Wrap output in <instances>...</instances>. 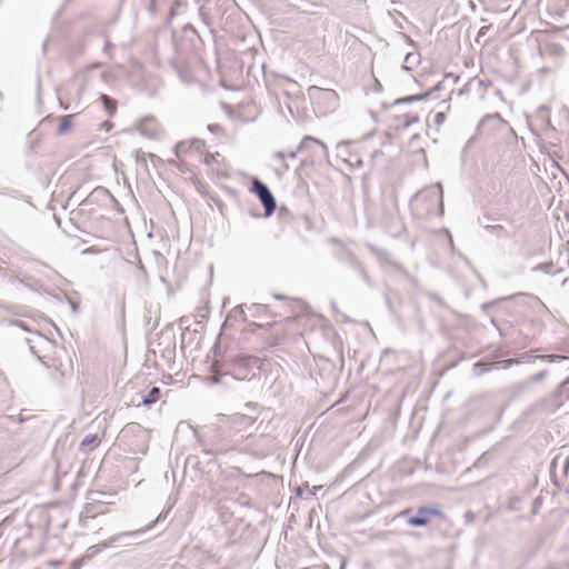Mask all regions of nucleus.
<instances>
[{"label":"nucleus","mask_w":569,"mask_h":569,"mask_svg":"<svg viewBox=\"0 0 569 569\" xmlns=\"http://www.w3.org/2000/svg\"><path fill=\"white\" fill-rule=\"evenodd\" d=\"M111 200V194L106 188H96L81 203L82 207L107 203Z\"/></svg>","instance_id":"obj_8"},{"label":"nucleus","mask_w":569,"mask_h":569,"mask_svg":"<svg viewBox=\"0 0 569 569\" xmlns=\"http://www.w3.org/2000/svg\"><path fill=\"white\" fill-rule=\"evenodd\" d=\"M406 515H408V510H403L402 512L399 513L400 517H405Z\"/></svg>","instance_id":"obj_37"},{"label":"nucleus","mask_w":569,"mask_h":569,"mask_svg":"<svg viewBox=\"0 0 569 569\" xmlns=\"http://www.w3.org/2000/svg\"><path fill=\"white\" fill-rule=\"evenodd\" d=\"M361 274H362V278H363L366 281H368V277H367L366 272L361 270Z\"/></svg>","instance_id":"obj_36"},{"label":"nucleus","mask_w":569,"mask_h":569,"mask_svg":"<svg viewBox=\"0 0 569 569\" xmlns=\"http://www.w3.org/2000/svg\"><path fill=\"white\" fill-rule=\"evenodd\" d=\"M138 131L149 138V139H157L161 136L162 130L157 122V120L152 117L143 118L138 124H137Z\"/></svg>","instance_id":"obj_7"},{"label":"nucleus","mask_w":569,"mask_h":569,"mask_svg":"<svg viewBox=\"0 0 569 569\" xmlns=\"http://www.w3.org/2000/svg\"><path fill=\"white\" fill-rule=\"evenodd\" d=\"M489 28H490L489 26L480 28V30L478 31L477 39H476L477 42H479L480 38L483 37L487 33Z\"/></svg>","instance_id":"obj_23"},{"label":"nucleus","mask_w":569,"mask_h":569,"mask_svg":"<svg viewBox=\"0 0 569 569\" xmlns=\"http://www.w3.org/2000/svg\"><path fill=\"white\" fill-rule=\"evenodd\" d=\"M300 151H301V150H298V148H297L296 150H293V151L289 152V153L287 154V157H289V158H291V159H295V158L297 157L298 152H300Z\"/></svg>","instance_id":"obj_32"},{"label":"nucleus","mask_w":569,"mask_h":569,"mask_svg":"<svg viewBox=\"0 0 569 569\" xmlns=\"http://www.w3.org/2000/svg\"><path fill=\"white\" fill-rule=\"evenodd\" d=\"M441 510L436 506H427L420 507L418 509V515L409 517L407 519L408 525L413 527H423L428 523L429 517L431 516H440Z\"/></svg>","instance_id":"obj_6"},{"label":"nucleus","mask_w":569,"mask_h":569,"mask_svg":"<svg viewBox=\"0 0 569 569\" xmlns=\"http://www.w3.org/2000/svg\"><path fill=\"white\" fill-rule=\"evenodd\" d=\"M164 516H166V515L160 513V515L157 517V519H156V520L151 521V522H150L149 525H147L144 528H141V529H138V530H133V531H126V532L118 533V535H116V536L111 537V538L109 539V541L103 542V543H102V547H103V548H108V547H110L112 543H114V542L119 541L122 537H133V536H138V535H140V533H142V532H146V531H148V530L152 529V528L154 527V525H156L160 519H162Z\"/></svg>","instance_id":"obj_10"},{"label":"nucleus","mask_w":569,"mask_h":569,"mask_svg":"<svg viewBox=\"0 0 569 569\" xmlns=\"http://www.w3.org/2000/svg\"><path fill=\"white\" fill-rule=\"evenodd\" d=\"M486 229L490 230V231H493V232H497V230H502V227L501 226H487Z\"/></svg>","instance_id":"obj_30"},{"label":"nucleus","mask_w":569,"mask_h":569,"mask_svg":"<svg viewBox=\"0 0 569 569\" xmlns=\"http://www.w3.org/2000/svg\"><path fill=\"white\" fill-rule=\"evenodd\" d=\"M420 62V54L416 52H408L405 57L403 69L411 70Z\"/></svg>","instance_id":"obj_13"},{"label":"nucleus","mask_w":569,"mask_h":569,"mask_svg":"<svg viewBox=\"0 0 569 569\" xmlns=\"http://www.w3.org/2000/svg\"><path fill=\"white\" fill-rule=\"evenodd\" d=\"M446 120V114L443 112H438L435 116V122L438 126H441Z\"/></svg>","instance_id":"obj_21"},{"label":"nucleus","mask_w":569,"mask_h":569,"mask_svg":"<svg viewBox=\"0 0 569 569\" xmlns=\"http://www.w3.org/2000/svg\"><path fill=\"white\" fill-rule=\"evenodd\" d=\"M273 158L279 161H284V159L287 158V154L282 151H278L273 154Z\"/></svg>","instance_id":"obj_24"},{"label":"nucleus","mask_w":569,"mask_h":569,"mask_svg":"<svg viewBox=\"0 0 569 569\" xmlns=\"http://www.w3.org/2000/svg\"><path fill=\"white\" fill-rule=\"evenodd\" d=\"M254 420L243 413H234L226 418L220 425L221 440L214 443L216 453H226L230 450H241L246 439L251 437L250 429Z\"/></svg>","instance_id":"obj_1"},{"label":"nucleus","mask_w":569,"mask_h":569,"mask_svg":"<svg viewBox=\"0 0 569 569\" xmlns=\"http://www.w3.org/2000/svg\"><path fill=\"white\" fill-rule=\"evenodd\" d=\"M538 358L548 362H560L568 359V357L560 355H541Z\"/></svg>","instance_id":"obj_19"},{"label":"nucleus","mask_w":569,"mask_h":569,"mask_svg":"<svg viewBox=\"0 0 569 569\" xmlns=\"http://www.w3.org/2000/svg\"><path fill=\"white\" fill-rule=\"evenodd\" d=\"M480 366H482V363H476V365H475V367H476V368H478V367H480Z\"/></svg>","instance_id":"obj_40"},{"label":"nucleus","mask_w":569,"mask_h":569,"mask_svg":"<svg viewBox=\"0 0 569 569\" xmlns=\"http://www.w3.org/2000/svg\"><path fill=\"white\" fill-rule=\"evenodd\" d=\"M18 325H19L21 328L27 329V328L22 325V322H18Z\"/></svg>","instance_id":"obj_39"},{"label":"nucleus","mask_w":569,"mask_h":569,"mask_svg":"<svg viewBox=\"0 0 569 569\" xmlns=\"http://www.w3.org/2000/svg\"><path fill=\"white\" fill-rule=\"evenodd\" d=\"M396 220H397L396 222L398 224V228L396 229L395 234H398L402 230V224L398 219H396Z\"/></svg>","instance_id":"obj_33"},{"label":"nucleus","mask_w":569,"mask_h":569,"mask_svg":"<svg viewBox=\"0 0 569 569\" xmlns=\"http://www.w3.org/2000/svg\"><path fill=\"white\" fill-rule=\"evenodd\" d=\"M211 381L213 383H219L220 382V378L218 376H213V377H211Z\"/></svg>","instance_id":"obj_34"},{"label":"nucleus","mask_w":569,"mask_h":569,"mask_svg":"<svg viewBox=\"0 0 569 569\" xmlns=\"http://www.w3.org/2000/svg\"><path fill=\"white\" fill-rule=\"evenodd\" d=\"M486 229L490 230V231H493V232H497V230H502V227L501 226H487Z\"/></svg>","instance_id":"obj_29"},{"label":"nucleus","mask_w":569,"mask_h":569,"mask_svg":"<svg viewBox=\"0 0 569 569\" xmlns=\"http://www.w3.org/2000/svg\"><path fill=\"white\" fill-rule=\"evenodd\" d=\"M161 391L158 387H153L150 389L147 396L142 398V405L150 406L157 402L160 398Z\"/></svg>","instance_id":"obj_14"},{"label":"nucleus","mask_w":569,"mask_h":569,"mask_svg":"<svg viewBox=\"0 0 569 569\" xmlns=\"http://www.w3.org/2000/svg\"><path fill=\"white\" fill-rule=\"evenodd\" d=\"M219 153H207L204 157V163L211 169V171L217 172L220 176L228 174V168L224 163H221Z\"/></svg>","instance_id":"obj_11"},{"label":"nucleus","mask_w":569,"mask_h":569,"mask_svg":"<svg viewBox=\"0 0 569 569\" xmlns=\"http://www.w3.org/2000/svg\"><path fill=\"white\" fill-rule=\"evenodd\" d=\"M416 204H419L423 201H429L430 206L427 208L428 212H432L436 207H440L442 211V189L441 184L437 183L435 186L428 187L425 190L418 192L413 199Z\"/></svg>","instance_id":"obj_2"},{"label":"nucleus","mask_w":569,"mask_h":569,"mask_svg":"<svg viewBox=\"0 0 569 569\" xmlns=\"http://www.w3.org/2000/svg\"><path fill=\"white\" fill-rule=\"evenodd\" d=\"M97 440V436L94 435H88L83 438V440L81 441V446L82 447H86V446H90L92 445L93 442H96Z\"/></svg>","instance_id":"obj_20"},{"label":"nucleus","mask_w":569,"mask_h":569,"mask_svg":"<svg viewBox=\"0 0 569 569\" xmlns=\"http://www.w3.org/2000/svg\"><path fill=\"white\" fill-rule=\"evenodd\" d=\"M276 298L279 299V300L284 299V297H282V296H276Z\"/></svg>","instance_id":"obj_38"},{"label":"nucleus","mask_w":569,"mask_h":569,"mask_svg":"<svg viewBox=\"0 0 569 569\" xmlns=\"http://www.w3.org/2000/svg\"><path fill=\"white\" fill-rule=\"evenodd\" d=\"M208 129L211 131V132H218L220 130V127L218 124H209L208 126Z\"/></svg>","instance_id":"obj_31"},{"label":"nucleus","mask_w":569,"mask_h":569,"mask_svg":"<svg viewBox=\"0 0 569 569\" xmlns=\"http://www.w3.org/2000/svg\"><path fill=\"white\" fill-rule=\"evenodd\" d=\"M298 150L310 151L313 157L327 158L328 149L323 142L312 137H305L300 142Z\"/></svg>","instance_id":"obj_5"},{"label":"nucleus","mask_w":569,"mask_h":569,"mask_svg":"<svg viewBox=\"0 0 569 569\" xmlns=\"http://www.w3.org/2000/svg\"><path fill=\"white\" fill-rule=\"evenodd\" d=\"M308 94L311 99H323L330 102L337 101L336 92L330 89H321L319 87L312 86L308 89Z\"/></svg>","instance_id":"obj_12"},{"label":"nucleus","mask_w":569,"mask_h":569,"mask_svg":"<svg viewBox=\"0 0 569 569\" xmlns=\"http://www.w3.org/2000/svg\"><path fill=\"white\" fill-rule=\"evenodd\" d=\"M302 493H303L302 488H298V489H297V495H298V496H302Z\"/></svg>","instance_id":"obj_35"},{"label":"nucleus","mask_w":569,"mask_h":569,"mask_svg":"<svg viewBox=\"0 0 569 569\" xmlns=\"http://www.w3.org/2000/svg\"><path fill=\"white\" fill-rule=\"evenodd\" d=\"M89 551L91 552L89 557H91L93 555H97L100 551V547L99 546H92V547L89 548Z\"/></svg>","instance_id":"obj_27"},{"label":"nucleus","mask_w":569,"mask_h":569,"mask_svg":"<svg viewBox=\"0 0 569 569\" xmlns=\"http://www.w3.org/2000/svg\"><path fill=\"white\" fill-rule=\"evenodd\" d=\"M260 360L251 356H241L233 361L232 376L237 380H244L249 378V371L259 368Z\"/></svg>","instance_id":"obj_3"},{"label":"nucleus","mask_w":569,"mask_h":569,"mask_svg":"<svg viewBox=\"0 0 569 569\" xmlns=\"http://www.w3.org/2000/svg\"><path fill=\"white\" fill-rule=\"evenodd\" d=\"M423 98V96H411V97H408L405 99V101H415V100H421Z\"/></svg>","instance_id":"obj_28"},{"label":"nucleus","mask_w":569,"mask_h":569,"mask_svg":"<svg viewBox=\"0 0 569 569\" xmlns=\"http://www.w3.org/2000/svg\"><path fill=\"white\" fill-rule=\"evenodd\" d=\"M72 116H64L61 118V122L57 129L59 134L67 132L72 126Z\"/></svg>","instance_id":"obj_17"},{"label":"nucleus","mask_w":569,"mask_h":569,"mask_svg":"<svg viewBox=\"0 0 569 569\" xmlns=\"http://www.w3.org/2000/svg\"><path fill=\"white\" fill-rule=\"evenodd\" d=\"M407 118H408V120L406 121L407 127L410 126L411 123L418 121V117H416V116H412V117L407 116Z\"/></svg>","instance_id":"obj_26"},{"label":"nucleus","mask_w":569,"mask_h":569,"mask_svg":"<svg viewBox=\"0 0 569 569\" xmlns=\"http://www.w3.org/2000/svg\"><path fill=\"white\" fill-rule=\"evenodd\" d=\"M122 437H126L129 433L133 435H144L146 430L138 423H130L122 430Z\"/></svg>","instance_id":"obj_16"},{"label":"nucleus","mask_w":569,"mask_h":569,"mask_svg":"<svg viewBox=\"0 0 569 569\" xmlns=\"http://www.w3.org/2000/svg\"><path fill=\"white\" fill-rule=\"evenodd\" d=\"M204 142L200 139H193L191 141H181L176 146V154L178 158H182L192 152H201Z\"/></svg>","instance_id":"obj_9"},{"label":"nucleus","mask_w":569,"mask_h":569,"mask_svg":"<svg viewBox=\"0 0 569 569\" xmlns=\"http://www.w3.org/2000/svg\"><path fill=\"white\" fill-rule=\"evenodd\" d=\"M562 393L569 397V378L562 383Z\"/></svg>","instance_id":"obj_25"},{"label":"nucleus","mask_w":569,"mask_h":569,"mask_svg":"<svg viewBox=\"0 0 569 569\" xmlns=\"http://www.w3.org/2000/svg\"><path fill=\"white\" fill-rule=\"evenodd\" d=\"M252 191L258 196L261 203L263 204L266 216H271L276 210L277 203L269 188L259 179L254 178L252 181Z\"/></svg>","instance_id":"obj_4"},{"label":"nucleus","mask_w":569,"mask_h":569,"mask_svg":"<svg viewBox=\"0 0 569 569\" xmlns=\"http://www.w3.org/2000/svg\"><path fill=\"white\" fill-rule=\"evenodd\" d=\"M546 376H547V372H546V371H540V372H538L537 375H535V376L531 378V380H532L533 382H538V381H540V380L545 379V377H546Z\"/></svg>","instance_id":"obj_22"},{"label":"nucleus","mask_w":569,"mask_h":569,"mask_svg":"<svg viewBox=\"0 0 569 569\" xmlns=\"http://www.w3.org/2000/svg\"><path fill=\"white\" fill-rule=\"evenodd\" d=\"M103 106H104V109L107 110V112L112 116L116 113V110H117V103L113 99H111L110 97H108L107 94H101L100 97Z\"/></svg>","instance_id":"obj_15"},{"label":"nucleus","mask_w":569,"mask_h":569,"mask_svg":"<svg viewBox=\"0 0 569 569\" xmlns=\"http://www.w3.org/2000/svg\"><path fill=\"white\" fill-rule=\"evenodd\" d=\"M44 365L47 366V362H44ZM49 368H54L56 372L53 375V379H60L62 378L63 376H66V372H67V367L63 366L61 362L60 363H53L51 366L48 365Z\"/></svg>","instance_id":"obj_18"}]
</instances>
